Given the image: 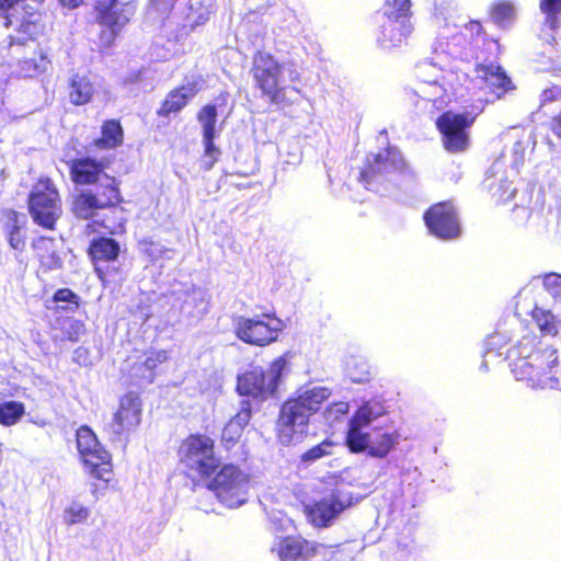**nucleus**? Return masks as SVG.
I'll return each mask as SVG.
<instances>
[{
  "instance_id": "1",
  "label": "nucleus",
  "mask_w": 561,
  "mask_h": 561,
  "mask_svg": "<svg viewBox=\"0 0 561 561\" xmlns=\"http://www.w3.org/2000/svg\"><path fill=\"white\" fill-rule=\"evenodd\" d=\"M330 396L329 388L314 386L306 389L298 398L285 402L277 423L279 442L283 445L299 442L307 430L311 412L317 411Z\"/></svg>"
},
{
  "instance_id": "2",
  "label": "nucleus",
  "mask_w": 561,
  "mask_h": 561,
  "mask_svg": "<svg viewBox=\"0 0 561 561\" xmlns=\"http://www.w3.org/2000/svg\"><path fill=\"white\" fill-rule=\"evenodd\" d=\"M286 75L290 81H296L299 78V72L291 65L279 64L268 54L259 53L254 57L255 83L274 104L283 102L284 87L282 83Z\"/></svg>"
},
{
  "instance_id": "3",
  "label": "nucleus",
  "mask_w": 561,
  "mask_h": 561,
  "mask_svg": "<svg viewBox=\"0 0 561 561\" xmlns=\"http://www.w3.org/2000/svg\"><path fill=\"white\" fill-rule=\"evenodd\" d=\"M286 366V359L278 357L266 370L255 367L245 371L238 377V392L241 396L266 400L275 393Z\"/></svg>"
},
{
  "instance_id": "4",
  "label": "nucleus",
  "mask_w": 561,
  "mask_h": 561,
  "mask_svg": "<svg viewBox=\"0 0 561 561\" xmlns=\"http://www.w3.org/2000/svg\"><path fill=\"white\" fill-rule=\"evenodd\" d=\"M210 489L222 504L236 508L248 501L250 477L234 465H225L215 476Z\"/></svg>"
},
{
  "instance_id": "5",
  "label": "nucleus",
  "mask_w": 561,
  "mask_h": 561,
  "mask_svg": "<svg viewBox=\"0 0 561 561\" xmlns=\"http://www.w3.org/2000/svg\"><path fill=\"white\" fill-rule=\"evenodd\" d=\"M28 207L35 224L54 229L62 209L59 193L49 179L41 180L34 185L28 197Z\"/></svg>"
},
{
  "instance_id": "6",
  "label": "nucleus",
  "mask_w": 561,
  "mask_h": 561,
  "mask_svg": "<svg viewBox=\"0 0 561 561\" xmlns=\"http://www.w3.org/2000/svg\"><path fill=\"white\" fill-rule=\"evenodd\" d=\"M236 335L244 343L265 346L275 342L278 334L285 329L283 320L262 314L254 318L239 316L233 321Z\"/></svg>"
},
{
  "instance_id": "7",
  "label": "nucleus",
  "mask_w": 561,
  "mask_h": 561,
  "mask_svg": "<svg viewBox=\"0 0 561 561\" xmlns=\"http://www.w3.org/2000/svg\"><path fill=\"white\" fill-rule=\"evenodd\" d=\"M180 460L190 471L209 476L218 467L214 453V440L205 435H191L180 446Z\"/></svg>"
},
{
  "instance_id": "8",
  "label": "nucleus",
  "mask_w": 561,
  "mask_h": 561,
  "mask_svg": "<svg viewBox=\"0 0 561 561\" xmlns=\"http://www.w3.org/2000/svg\"><path fill=\"white\" fill-rule=\"evenodd\" d=\"M43 0H0L5 27H15L28 37L37 34L38 7Z\"/></svg>"
},
{
  "instance_id": "9",
  "label": "nucleus",
  "mask_w": 561,
  "mask_h": 561,
  "mask_svg": "<svg viewBox=\"0 0 561 561\" xmlns=\"http://www.w3.org/2000/svg\"><path fill=\"white\" fill-rule=\"evenodd\" d=\"M110 165V160L84 157L70 162L71 180L79 185L99 184V188H110L118 186L115 178L105 173Z\"/></svg>"
},
{
  "instance_id": "10",
  "label": "nucleus",
  "mask_w": 561,
  "mask_h": 561,
  "mask_svg": "<svg viewBox=\"0 0 561 561\" xmlns=\"http://www.w3.org/2000/svg\"><path fill=\"white\" fill-rule=\"evenodd\" d=\"M473 118L467 114L444 113L437 119V127L443 135L444 147L449 152L465 151L469 146L467 129L472 125Z\"/></svg>"
},
{
  "instance_id": "11",
  "label": "nucleus",
  "mask_w": 561,
  "mask_h": 561,
  "mask_svg": "<svg viewBox=\"0 0 561 561\" xmlns=\"http://www.w3.org/2000/svg\"><path fill=\"white\" fill-rule=\"evenodd\" d=\"M102 191H82L72 202V213L81 219H89L99 210L116 206L122 201L118 186L101 188Z\"/></svg>"
},
{
  "instance_id": "12",
  "label": "nucleus",
  "mask_w": 561,
  "mask_h": 561,
  "mask_svg": "<svg viewBox=\"0 0 561 561\" xmlns=\"http://www.w3.org/2000/svg\"><path fill=\"white\" fill-rule=\"evenodd\" d=\"M141 421V401L137 393L128 392L122 397L117 412L106 425L112 439L128 435Z\"/></svg>"
},
{
  "instance_id": "13",
  "label": "nucleus",
  "mask_w": 561,
  "mask_h": 561,
  "mask_svg": "<svg viewBox=\"0 0 561 561\" xmlns=\"http://www.w3.org/2000/svg\"><path fill=\"white\" fill-rule=\"evenodd\" d=\"M280 561H298L314 556L327 557L332 550L321 543L307 541L302 538L287 536L275 539L272 548Z\"/></svg>"
},
{
  "instance_id": "14",
  "label": "nucleus",
  "mask_w": 561,
  "mask_h": 561,
  "mask_svg": "<svg viewBox=\"0 0 561 561\" xmlns=\"http://www.w3.org/2000/svg\"><path fill=\"white\" fill-rule=\"evenodd\" d=\"M100 23L110 28L108 42L125 26L136 11V0H100L96 5Z\"/></svg>"
},
{
  "instance_id": "15",
  "label": "nucleus",
  "mask_w": 561,
  "mask_h": 561,
  "mask_svg": "<svg viewBox=\"0 0 561 561\" xmlns=\"http://www.w3.org/2000/svg\"><path fill=\"white\" fill-rule=\"evenodd\" d=\"M385 413L383 407L377 401L363 404L350 421L347 445L354 453L364 451L369 444V434L363 432L370 422Z\"/></svg>"
},
{
  "instance_id": "16",
  "label": "nucleus",
  "mask_w": 561,
  "mask_h": 561,
  "mask_svg": "<svg viewBox=\"0 0 561 561\" xmlns=\"http://www.w3.org/2000/svg\"><path fill=\"white\" fill-rule=\"evenodd\" d=\"M428 230L440 239L456 238L460 226L454 206L444 202L432 206L424 215Z\"/></svg>"
},
{
  "instance_id": "17",
  "label": "nucleus",
  "mask_w": 561,
  "mask_h": 561,
  "mask_svg": "<svg viewBox=\"0 0 561 561\" xmlns=\"http://www.w3.org/2000/svg\"><path fill=\"white\" fill-rule=\"evenodd\" d=\"M367 159L368 167L360 173L362 181L371 185L373 181L389 175L404 168L401 153L394 148H387L383 152L373 154Z\"/></svg>"
},
{
  "instance_id": "18",
  "label": "nucleus",
  "mask_w": 561,
  "mask_h": 561,
  "mask_svg": "<svg viewBox=\"0 0 561 561\" xmlns=\"http://www.w3.org/2000/svg\"><path fill=\"white\" fill-rule=\"evenodd\" d=\"M348 505V501L342 499L340 493L334 492L330 496L308 506L306 511L312 525L328 527Z\"/></svg>"
},
{
  "instance_id": "19",
  "label": "nucleus",
  "mask_w": 561,
  "mask_h": 561,
  "mask_svg": "<svg viewBox=\"0 0 561 561\" xmlns=\"http://www.w3.org/2000/svg\"><path fill=\"white\" fill-rule=\"evenodd\" d=\"M477 78L500 98L511 88V80L500 66L493 62L479 64L476 67Z\"/></svg>"
},
{
  "instance_id": "20",
  "label": "nucleus",
  "mask_w": 561,
  "mask_h": 561,
  "mask_svg": "<svg viewBox=\"0 0 561 561\" xmlns=\"http://www.w3.org/2000/svg\"><path fill=\"white\" fill-rule=\"evenodd\" d=\"M82 458L87 472L95 479L108 481L112 474L110 454L102 447Z\"/></svg>"
},
{
  "instance_id": "21",
  "label": "nucleus",
  "mask_w": 561,
  "mask_h": 561,
  "mask_svg": "<svg viewBox=\"0 0 561 561\" xmlns=\"http://www.w3.org/2000/svg\"><path fill=\"white\" fill-rule=\"evenodd\" d=\"M387 14L388 20L382 25V37L380 41L383 45L388 43L389 46H399L411 34L412 25L407 19H392L393 12H387Z\"/></svg>"
},
{
  "instance_id": "22",
  "label": "nucleus",
  "mask_w": 561,
  "mask_h": 561,
  "mask_svg": "<svg viewBox=\"0 0 561 561\" xmlns=\"http://www.w3.org/2000/svg\"><path fill=\"white\" fill-rule=\"evenodd\" d=\"M198 91L195 82H187L181 88L171 91L162 107L159 110L160 115H169L171 113L179 112L182 110L187 101L193 98Z\"/></svg>"
},
{
  "instance_id": "23",
  "label": "nucleus",
  "mask_w": 561,
  "mask_h": 561,
  "mask_svg": "<svg viewBox=\"0 0 561 561\" xmlns=\"http://www.w3.org/2000/svg\"><path fill=\"white\" fill-rule=\"evenodd\" d=\"M119 253V244L110 238H100L92 242L90 255L95 264V270L101 273L100 264L116 260Z\"/></svg>"
},
{
  "instance_id": "24",
  "label": "nucleus",
  "mask_w": 561,
  "mask_h": 561,
  "mask_svg": "<svg viewBox=\"0 0 561 561\" xmlns=\"http://www.w3.org/2000/svg\"><path fill=\"white\" fill-rule=\"evenodd\" d=\"M251 419V407L248 401H242L240 411L226 424L222 430V440L234 443Z\"/></svg>"
},
{
  "instance_id": "25",
  "label": "nucleus",
  "mask_w": 561,
  "mask_h": 561,
  "mask_svg": "<svg viewBox=\"0 0 561 561\" xmlns=\"http://www.w3.org/2000/svg\"><path fill=\"white\" fill-rule=\"evenodd\" d=\"M94 93V87L87 76L73 75L69 79V100L75 105L89 103Z\"/></svg>"
},
{
  "instance_id": "26",
  "label": "nucleus",
  "mask_w": 561,
  "mask_h": 561,
  "mask_svg": "<svg viewBox=\"0 0 561 561\" xmlns=\"http://www.w3.org/2000/svg\"><path fill=\"white\" fill-rule=\"evenodd\" d=\"M123 129L117 121H106L102 125V136L93 141L99 149H113L122 145Z\"/></svg>"
},
{
  "instance_id": "27",
  "label": "nucleus",
  "mask_w": 561,
  "mask_h": 561,
  "mask_svg": "<svg viewBox=\"0 0 561 561\" xmlns=\"http://www.w3.org/2000/svg\"><path fill=\"white\" fill-rule=\"evenodd\" d=\"M54 243V239L45 237L36 239L33 243L42 265L47 270H56L61 266V259L57 255Z\"/></svg>"
},
{
  "instance_id": "28",
  "label": "nucleus",
  "mask_w": 561,
  "mask_h": 561,
  "mask_svg": "<svg viewBox=\"0 0 561 561\" xmlns=\"http://www.w3.org/2000/svg\"><path fill=\"white\" fill-rule=\"evenodd\" d=\"M24 224V215H19L15 211H11L8 215L7 231L9 236V243L15 250H22L25 244L24 236L22 233Z\"/></svg>"
},
{
  "instance_id": "29",
  "label": "nucleus",
  "mask_w": 561,
  "mask_h": 561,
  "mask_svg": "<svg viewBox=\"0 0 561 561\" xmlns=\"http://www.w3.org/2000/svg\"><path fill=\"white\" fill-rule=\"evenodd\" d=\"M397 443L398 436L394 433L378 434L374 438L369 436V444L365 450H368V454L373 457L382 458Z\"/></svg>"
},
{
  "instance_id": "30",
  "label": "nucleus",
  "mask_w": 561,
  "mask_h": 561,
  "mask_svg": "<svg viewBox=\"0 0 561 561\" xmlns=\"http://www.w3.org/2000/svg\"><path fill=\"white\" fill-rule=\"evenodd\" d=\"M142 360L141 365L145 367V370L133 371V375L136 379H146L148 381L152 380V370L158 366V364L164 363L168 359L167 351H150L141 354Z\"/></svg>"
},
{
  "instance_id": "31",
  "label": "nucleus",
  "mask_w": 561,
  "mask_h": 561,
  "mask_svg": "<svg viewBox=\"0 0 561 561\" xmlns=\"http://www.w3.org/2000/svg\"><path fill=\"white\" fill-rule=\"evenodd\" d=\"M531 316L536 325L538 327L542 334L551 336L558 334L559 321L550 310L535 308L533 310Z\"/></svg>"
},
{
  "instance_id": "32",
  "label": "nucleus",
  "mask_w": 561,
  "mask_h": 561,
  "mask_svg": "<svg viewBox=\"0 0 561 561\" xmlns=\"http://www.w3.org/2000/svg\"><path fill=\"white\" fill-rule=\"evenodd\" d=\"M540 10L545 14V28L554 32L560 26L561 0H540Z\"/></svg>"
},
{
  "instance_id": "33",
  "label": "nucleus",
  "mask_w": 561,
  "mask_h": 561,
  "mask_svg": "<svg viewBox=\"0 0 561 561\" xmlns=\"http://www.w3.org/2000/svg\"><path fill=\"white\" fill-rule=\"evenodd\" d=\"M77 446L81 455V459L87 457L88 454L94 451L93 449L102 447L94 433L87 426H82L78 430Z\"/></svg>"
},
{
  "instance_id": "34",
  "label": "nucleus",
  "mask_w": 561,
  "mask_h": 561,
  "mask_svg": "<svg viewBox=\"0 0 561 561\" xmlns=\"http://www.w3.org/2000/svg\"><path fill=\"white\" fill-rule=\"evenodd\" d=\"M490 14L495 24L506 26L515 19V8L508 1H499L491 7Z\"/></svg>"
},
{
  "instance_id": "35",
  "label": "nucleus",
  "mask_w": 561,
  "mask_h": 561,
  "mask_svg": "<svg viewBox=\"0 0 561 561\" xmlns=\"http://www.w3.org/2000/svg\"><path fill=\"white\" fill-rule=\"evenodd\" d=\"M524 347L515 346L508 351L507 359L512 374L516 380H524L526 374V356L523 355Z\"/></svg>"
},
{
  "instance_id": "36",
  "label": "nucleus",
  "mask_w": 561,
  "mask_h": 561,
  "mask_svg": "<svg viewBox=\"0 0 561 561\" xmlns=\"http://www.w3.org/2000/svg\"><path fill=\"white\" fill-rule=\"evenodd\" d=\"M213 11V0H191L188 19L195 24L207 21Z\"/></svg>"
},
{
  "instance_id": "37",
  "label": "nucleus",
  "mask_w": 561,
  "mask_h": 561,
  "mask_svg": "<svg viewBox=\"0 0 561 561\" xmlns=\"http://www.w3.org/2000/svg\"><path fill=\"white\" fill-rule=\"evenodd\" d=\"M197 118L203 128V136L216 135L217 108L215 105L204 106L199 111Z\"/></svg>"
},
{
  "instance_id": "38",
  "label": "nucleus",
  "mask_w": 561,
  "mask_h": 561,
  "mask_svg": "<svg viewBox=\"0 0 561 561\" xmlns=\"http://www.w3.org/2000/svg\"><path fill=\"white\" fill-rule=\"evenodd\" d=\"M24 413L22 403L10 401L0 404V423L4 425L14 424Z\"/></svg>"
},
{
  "instance_id": "39",
  "label": "nucleus",
  "mask_w": 561,
  "mask_h": 561,
  "mask_svg": "<svg viewBox=\"0 0 561 561\" xmlns=\"http://www.w3.org/2000/svg\"><path fill=\"white\" fill-rule=\"evenodd\" d=\"M48 64L47 58L43 54H39L34 58L23 60L21 71L25 77H34L46 71Z\"/></svg>"
},
{
  "instance_id": "40",
  "label": "nucleus",
  "mask_w": 561,
  "mask_h": 561,
  "mask_svg": "<svg viewBox=\"0 0 561 561\" xmlns=\"http://www.w3.org/2000/svg\"><path fill=\"white\" fill-rule=\"evenodd\" d=\"M215 137L216 135L203 136V144L205 148L203 168L207 171L214 167L220 156V149L214 144Z\"/></svg>"
},
{
  "instance_id": "41",
  "label": "nucleus",
  "mask_w": 561,
  "mask_h": 561,
  "mask_svg": "<svg viewBox=\"0 0 561 561\" xmlns=\"http://www.w3.org/2000/svg\"><path fill=\"white\" fill-rule=\"evenodd\" d=\"M90 515V511L80 505V504H72L65 511V522L67 524H77L82 523L88 519Z\"/></svg>"
},
{
  "instance_id": "42",
  "label": "nucleus",
  "mask_w": 561,
  "mask_h": 561,
  "mask_svg": "<svg viewBox=\"0 0 561 561\" xmlns=\"http://www.w3.org/2000/svg\"><path fill=\"white\" fill-rule=\"evenodd\" d=\"M545 289L554 298L561 296V274L549 273L542 276Z\"/></svg>"
},
{
  "instance_id": "43",
  "label": "nucleus",
  "mask_w": 561,
  "mask_h": 561,
  "mask_svg": "<svg viewBox=\"0 0 561 561\" xmlns=\"http://www.w3.org/2000/svg\"><path fill=\"white\" fill-rule=\"evenodd\" d=\"M332 444L329 442H322L321 444L313 446L308 451H306L301 459L304 461H314L320 459L321 457L330 454V448Z\"/></svg>"
},
{
  "instance_id": "44",
  "label": "nucleus",
  "mask_w": 561,
  "mask_h": 561,
  "mask_svg": "<svg viewBox=\"0 0 561 561\" xmlns=\"http://www.w3.org/2000/svg\"><path fill=\"white\" fill-rule=\"evenodd\" d=\"M443 91V87L438 84L436 80L430 83H424V85L420 88V92L423 94L422 96L430 101H436L442 98Z\"/></svg>"
},
{
  "instance_id": "45",
  "label": "nucleus",
  "mask_w": 561,
  "mask_h": 561,
  "mask_svg": "<svg viewBox=\"0 0 561 561\" xmlns=\"http://www.w3.org/2000/svg\"><path fill=\"white\" fill-rule=\"evenodd\" d=\"M348 409H350V407H348L347 402H343V401L336 402L325 410V412H324L325 419L328 422L332 423L335 420H337L340 416L346 414Z\"/></svg>"
},
{
  "instance_id": "46",
  "label": "nucleus",
  "mask_w": 561,
  "mask_h": 561,
  "mask_svg": "<svg viewBox=\"0 0 561 561\" xmlns=\"http://www.w3.org/2000/svg\"><path fill=\"white\" fill-rule=\"evenodd\" d=\"M392 10L390 12H393L391 15L392 19L402 20L405 19L408 15V12L410 11L411 1L410 0H392L391 3Z\"/></svg>"
},
{
  "instance_id": "47",
  "label": "nucleus",
  "mask_w": 561,
  "mask_h": 561,
  "mask_svg": "<svg viewBox=\"0 0 561 561\" xmlns=\"http://www.w3.org/2000/svg\"><path fill=\"white\" fill-rule=\"evenodd\" d=\"M141 360H142V357L141 355H135V356H129L126 362H125V367L124 369L128 371V374L133 377V378H136L134 375H133V371H144L145 370V367L141 365Z\"/></svg>"
},
{
  "instance_id": "48",
  "label": "nucleus",
  "mask_w": 561,
  "mask_h": 561,
  "mask_svg": "<svg viewBox=\"0 0 561 561\" xmlns=\"http://www.w3.org/2000/svg\"><path fill=\"white\" fill-rule=\"evenodd\" d=\"M176 0H151L150 8L159 14L168 13Z\"/></svg>"
},
{
  "instance_id": "49",
  "label": "nucleus",
  "mask_w": 561,
  "mask_h": 561,
  "mask_svg": "<svg viewBox=\"0 0 561 561\" xmlns=\"http://www.w3.org/2000/svg\"><path fill=\"white\" fill-rule=\"evenodd\" d=\"M54 298L56 301L73 302L77 299V295L68 288H62L57 290Z\"/></svg>"
},
{
  "instance_id": "50",
  "label": "nucleus",
  "mask_w": 561,
  "mask_h": 561,
  "mask_svg": "<svg viewBox=\"0 0 561 561\" xmlns=\"http://www.w3.org/2000/svg\"><path fill=\"white\" fill-rule=\"evenodd\" d=\"M524 163H525L524 148H522V151L519 154H513V167L516 169L517 172H519L520 169H523Z\"/></svg>"
},
{
  "instance_id": "51",
  "label": "nucleus",
  "mask_w": 561,
  "mask_h": 561,
  "mask_svg": "<svg viewBox=\"0 0 561 561\" xmlns=\"http://www.w3.org/2000/svg\"><path fill=\"white\" fill-rule=\"evenodd\" d=\"M551 128L553 133L561 139V114L553 118Z\"/></svg>"
},
{
  "instance_id": "52",
  "label": "nucleus",
  "mask_w": 561,
  "mask_h": 561,
  "mask_svg": "<svg viewBox=\"0 0 561 561\" xmlns=\"http://www.w3.org/2000/svg\"><path fill=\"white\" fill-rule=\"evenodd\" d=\"M59 2L64 7L76 8L82 2V0H59Z\"/></svg>"
},
{
  "instance_id": "53",
  "label": "nucleus",
  "mask_w": 561,
  "mask_h": 561,
  "mask_svg": "<svg viewBox=\"0 0 561 561\" xmlns=\"http://www.w3.org/2000/svg\"><path fill=\"white\" fill-rule=\"evenodd\" d=\"M522 148L525 149V145H524L523 140H517L513 148V154H519L522 151Z\"/></svg>"
},
{
  "instance_id": "54",
  "label": "nucleus",
  "mask_w": 561,
  "mask_h": 561,
  "mask_svg": "<svg viewBox=\"0 0 561 561\" xmlns=\"http://www.w3.org/2000/svg\"><path fill=\"white\" fill-rule=\"evenodd\" d=\"M545 39L551 44V45H559V42L558 39L556 38V36L553 34H548Z\"/></svg>"
},
{
  "instance_id": "55",
  "label": "nucleus",
  "mask_w": 561,
  "mask_h": 561,
  "mask_svg": "<svg viewBox=\"0 0 561 561\" xmlns=\"http://www.w3.org/2000/svg\"><path fill=\"white\" fill-rule=\"evenodd\" d=\"M85 353L87 352L84 350H82V348L76 350L75 351V356H76L75 359L80 362V359L82 358L83 355H85Z\"/></svg>"
},
{
  "instance_id": "56",
  "label": "nucleus",
  "mask_w": 561,
  "mask_h": 561,
  "mask_svg": "<svg viewBox=\"0 0 561 561\" xmlns=\"http://www.w3.org/2000/svg\"><path fill=\"white\" fill-rule=\"evenodd\" d=\"M73 327L78 330V329H80V328H81V324H80V323H78V322H75V323H73Z\"/></svg>"
},
{
  "instance_id": "57",
  "label": "nucleus",
  "mask_w": 561,
  "mask_h": 561,
  "mask_svg": "<svg viewBox=\"0 0 561 561\" xmlns=\"http://www.w3.org/2000/svg\"><path fill=\"white\" fill-rule=\"evenodd\" d=\"M473 26H476L477 28H480V24L478 22H474Z\"/></svg>"
}]
</instances>
